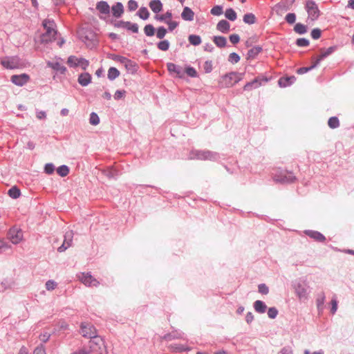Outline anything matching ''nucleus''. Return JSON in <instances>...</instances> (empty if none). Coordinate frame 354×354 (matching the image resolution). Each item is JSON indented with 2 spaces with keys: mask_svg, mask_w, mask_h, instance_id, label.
Instances as JSON below:
<instances>
[{
  "mask_svg": "<svg viewBox=\"0 0 354 354\" xmlns=\"http://www.w3.org/2000/svg\"><path fill=\"white\" fill-rule=\"evenodd\" d=\"M190 160L216 161L220 158L218 153L207 149H192L188 155Z\"/></svg>",
  "mask_w": 354,
  "mask_h": 354,
  "instance_id": "obj_1",
  "label": "nucleus"
},
{
  "mask_svg": "<svg viewBox=\"0 0 354 354\" xmlns=\"http://www.w3.org/2000/svg\"><path fill=\"white\" fill-rule=\"evenodd\" d=\"M272 179L277 183L290 184L294 183L297 178L292 171L277 168L272 173Z\"/></svg>",
  "mask_w": 354,
  "mask_h": 354,
  "instance_id": "obj_2",
  "label": "nucleus"
},
{
  "mask_svg": "<svg viewBox=\"0 0 354 354\" xmlns=\"http://www.w3.org/2000/svg\"><path fill=\"white\" fill-rule=\"evenodd\" d=\"M42 26L46 31L41 35V42L48 44L55 39V37L57 35V31L55 29V21L53 20L46 19L42 21Z\"/></svg>",
  "mask_w": 354,
  "mask_h": 354,
  "instance_id": "obj_3",
  "label": "nucleus"
},
{
  "mask_svg": "<svg viewBox=\"0 0 354 354\" xmlns=\"http://www.w3.org/2000/svg\"><path fill=\"white\" fill-rule=\"evenodd\" d=\"M244 73L238 72H230L221 76L218 84L223 88H230L239 83L242 79Z\"/></svg>",
  "mask_w": 354,
  "mask_h": 354,
  "instance_id": "obj_4",
  "label": "nucleus"
},
{
  "mask_svg": "<svg viewBox=\"0 0 354 354\" xmlns=\"http://www.w3.org/2000/svg\"><path fill=\"white\" fill-rule=\"evenodd\" d=\"M292 286L295 294L299 300L307 299L309 294L307 282L301 278L297 279L292 282Z\"/></svg>",
  "mask_w": 354,
  "mask_h": 354,
  "instance_id": "obj_5",
  "label": "nucleus"
},
{
  "mask_svg": "<svg viewBox=\"0 0 354 354\" xmlns=\"http://www.w3.org/2000/svg\"><path fill=\"white\" fill-rule=\"evenodd\" d=\"M79 38L89 48H93L98 44L96 33L91 29H83L78 32Z\"/></svg>",
  "mask_w": 354,
  "mask_h": 354,
  "instance_id": "obj_6",
  "label": "nucleus"
},
{
  "mask_svg": "<svg viewBox=\"0 0 354 354\" xmlns=\"http://www.w3.org/2000/svg\"><path fill=\"white\" fill-rule=\"evenodd\" d=\"M90 348L91 353L94 354H106V349L103 339L97 335L95 337L90 339L88 344Z\"/></svg>",
  "mask_w": 354,
  "mask_h": 354,
  "instance_id": "obj_7",
  "label": "nucleus"
},
{
  "mask_svg": "<svg viewBox=\"0 0 354 354\" xmlns=\"http://www.w3.org/2000/svg\"><path fill=\"white\" fill-rule=\"evenodd\" d=\"M305 9L308 13V19H310L311 21H316L318 19L321 12L315 1H306L305 4Z\"/></svg>",
  "mask_w": 354,
  "mask_h": 354,
  "instance_id": "obj_8",
  "label": "nucleus"
},
{
  "mask_svg": "<svg viewBox=\"0 0 354 354\" xmlns=\"http://www.w3.org/2000/svg\"><path fill=\"white\" fill-rule=\"evenodd\" d=\"M80 333L83 337L90 339L97 335L95 327L91 322H82Z\"/></svg>",
  "mask_w": 354,
  "mask_h": 354,
  "instance_id": "obj_9",
  "label": "nucleus"
},
{
  "mask_svg": "<svg viewBox=\"0 0 354 354\" xmlns=\"http://www.w3.org/2000/svg\"><path fill=\"white\" fill-rule=\"evenodd\" d=\"M8 238L13 244H18L23 238V232L20 228L12 227L8 232Z\"/></svg>",
  "mask_w": 354,
  "mask_h": 354,
  "instance_id": "obj_10",
  "label": "nucleus"
},
{
  "mask_svg": "<svg viewBox=\"0 0 354 354\" xmlns=\"http://www.w3.org/2000/svg\"><path fill=\"white\" fill-rule=\"evenodd\" d=\"M30 75L27 73L13 75L10 77V82L16 86H23L30 80Z\"/></svg>",
  "mask_w": 354,
  "mask_h": 354,
  "instance_id": "obj_11",
  "label": "nucleus"
},
{
  "mask_svg": "<svg viewBox=\"0 0 354 354\" xmlns=\"http://www.w3.org/2000/svg\"><path fill=\"white\" fill-rule=\"evenodd\" d=\"M1 64L6 69L18 68V58L16 56H6L1 60Z\"/></svg>",
  "mask_w": 354,
  "mask_h": 354,
  "instance_id": "obj_12",
  "label": "nucleus"
},
{
  "mask_svg": "<svg viewBox=\"0 0 354 354\" xmlns=\"http://www.w3.org/2000/svg\"><path fill=\"white\" fill-rule=\"evenodd\" d=\"M167 68L169 74L176 75V77L183 79L184 78V71L182 66L172 62L167 63Z\"/></svg>",
  "mask_w": 354,
  "mask_h": 354,
  "instance_id": "obj_13",
  "label": "nucleus"
},
{
  "mask_svg": "<svg viewBox=\"0 0 354 354\" xmlns=\"http://www.w3.org/2000/svg\"><path fill=\"white\" fill-rule=\"evenodd\" d=\"M162 340L171 341L174 339H185V334L180 330L174 329L171 333L165 334L161 337Z\"/></svg>",
  "mask_w": 354,
  "mask_h": 354,
  "instance_id": "obj_14",
  "label": "nucleus"
},
{
  "mask_svg": "<svg viewBox=\"0 0 354 354\" xmlns=\"http://www.w3.org/2000/svg\"><path fill=\"white\" fill-rule=\"evenodd\" d=\"M63 243L57 248L59 252H64L67 248L71 246L73 243V231H68L64 234Z\"/></svg>",
  "mask_w": 354,
  "mask_h": 354,
  "instance_id": "obj_15",
  "label": "nucleus"
},
{
  "mask_svg": "<svg viewBox=\"0 0 354 354\" xmlns=\"http://www.w3.org/2000/svg\"><path fill=\"white\" fill-rule=\"evenodd\" d=\"M304 233L318 243H324L326 239V236L323 234L316 230H306Z\"/></svg>",
  "mask_w": 354,
  "mask_h": 354,
  "instance_id": "obj_16",
  "label": "nucleus"
},
{
  "mask_svg": "<svg viewBox=\"0 0 354 354\" xmlns=\"http://www.w3.org/2000/svg\"><path fill=\"white\" fill-rule=\"evenodd\" d=\"M102 174L106 176L109 179L116 180L121 174L119 170L113 166H109L106 169L101 170Z\"/></svg>",
  "mask_w": 354,
  "mask_h": 354,
  "instance_id": "obj_17",
  "label": "nucleus"
},
{
  "mask_svg": "<svg viewBox=\"0 0 354 354\" xmlns=\"http://www.w3.org/2000/svg\"><path fill=\"white\" fill-rule=\"evenodd\" d=\"M296 81L295 75L282 76L278 80V85L281 88H286L293 84Z\"/></svg>",
  "mask_w": 354,
  "mask_h": 354,
  "instance_id": "obj_18",
  "label": "nucleus"
},
{
  "mask_svg": "<svg viewBox=\"0 0 354 354\" xmlns=\"http://www.w3.org/2000/svg\"><path fill=\"white\" fill-rule=\"evenodd\" d=\"M295 0H281L274 6V8L278 10L288 11L291 9Z\"/></svg>",
  "mask_w": 354,
  "mask_h": 354,
  "instance_id": "obj_19",
  "label": "nucleus"
},
{
  "mask_svg": "<svg viewBox=\"0 0 354 354\" xmlns=\"http://www.w3.org/2000/svg\"><path fill=\"white\" fill-rule=\"evenodd\" d=\"M92 80V77L87 72L82 73L78 75L77 82L82 86H88Z\"/></svg>",
  "mask_w": 354,
  "mask_h": 354,
  "instance_id": "obj_20",
  "label": "nucleus"
},
{
  "mask_svg": "<svg viewBox=\"0 0 354 354\" xmlns=\"http://www.w3.org/2000/svg\"><path fill=\"white\" fill-rule=\"evenodd\" d=\"M111 12L113 17L120 18L124 13V6L121 2H117L111 7Z\"/></svg>",
  "mask_w": 354,
  "mask_h": 354,
  "instance_id": "obj_21",
  "label": "nucleus"
},
{
  "mask_svg": "<svg viewBox=\"0 0 354 354\" xmlns=\"http://www.w3.org/2000/svg\"><path fill=\"white\" fill-rule=\"evenodd\" d=\"M81 281L86 286H96V283H98L89 272L83 273Z\"/></svg>",
  "mask_w": 354,
  "mask_h": 354,
  "instance_id": "obj_22",
  "label": "nucleus"
},
{
  "mask_svg": "<svg viewBox=\"0 0 354 354\" xmlns=\"http://www.w3.org/2000/svg\"><path fill=\"white\" fill-rule=\"evenodd\" d=\"M47 66L62 75L65 74L66 71V68L64 66L61 65L58 62L48 61L47 62Z\"/></svg>",
  "mask_w": 354,
  "mask_h": 354,
  "instance_id": "obj_23",
  "label": "nucleus"
},
{
  "mask_svg": "<svg viewBox=\"0 0 354 354\" xmlns=\"http://www.w3.org/2000/svg\"><path fill=\"white\" fill-rule=\"evenodd\" d=\"M216 29L219 32L226 34L230 30V24L225 19H222L216 24Z\"/></svg>",
  "mask_w": 354,
  "mask_h": 354,
  "instance_id": "obj_24",
  "label": "nucleus"
},
{
  "mask_svg": "<svg viewBox=\"0 0 354 354\" xmlns=\"http://www.w3.org/2000/svg\"><path fill=\"white\" fill-rule=\"evenodd\" d=\"M96 9L104 15H109L110 13V6L106 1H100L96 4Z\"/></svg>",
  "mask_w": 354,
  "mask_h": 354,
  "instance_id": "obj_25",
  "label": "nucleus"
},
{
  "mask_svg": "<svg viewBox=\"0 0 354 354\" xmlns=\"http://www.w3.org/2000/svg\"><path fill=\"white\" fill-rule=\"evenodd\" d=\"M181 17L185 21H192L194 20V12L190 8L185 6L181 13Z\"/></svg>",
  "mask_w": 354,
  "mask_h": 354,
  "instance_id": "obj_26",
  "label": "nucleus"
},
{
  "mask_svg": "<svg viewBox=\"0 0 354 354\" xmlns=\"http://www.w3.org/2000/svg\"><path fill=\"white\" fill-rule=\"evenodd\" d=\"M151 10L156 14L162 10L163 5L160 0H151L149 3Z\"/></svg>",
  "mask_w": 354,
  "mask_h": 354,
  "instance_id": "obj_27",
  "label": "nucleus"
},
{
  "mask_svg": "<svg viewBox=\"0 0 354 354\" xmlns=\"http://www.w3.org/2000/svg\"><path fill=\"white\" fill-rule=\"evenodd\" d=\"M263 50V48L260 46H257L248 51L246 59H254Z\"/></svg>",
  "mask_w": 354,
  "mask_h": 354,
  "instance_id": "obj_28",
  "label": "nucleus"
},
{
  "mask_svg": "<svg viewBox=\"0 0 354 354\" xmlns=\"http://www.w3.org/2000/svg\"><path fill=\"white\" fill-rule=\"evenodd\" d=\"M254 310L258 313H264L266 311L267 306L266 303L261 300H257L253 304Z\"/></svg>",
  "mask_w": 354,
  "mask_h": 354,
  "instance_id": "obj_29",
  "label": "nucleus"
},
{
  "mask_svg": "<svg viewBox=\"0 0 354 354\" xmlns=\"http://www.w3.org/2000/svg\"><path fill=\"white\" fill-rule=\"evenodd\" d=\"M212 41L218 48H222L227 46V39L223 36H214Z\"/></svg>",
  "mask_w": 354,
  "mask_h": 354,
  "instance_id": "obj_30",
  "label": "nucleus"
},
{
  "mask_svg": "<svg viewBox=\"0 0 354 354\" xmlns=\"http://www.w3.org/2000/svg\"><path fill=\"white\" fill-rule=\"evenodd\" d=\"M124 66L127 71L133 75L136 74L139 68L138 65L135 62L131 59L127 61V63L125 64Z\"/></svg>",
  "mask_w": 354,
  "mask_h": 354,
  "instance_id": "obj_31",
  "label": "nucleus"
},
{
  "mask_svg": "<svg viewBox=\"0 0 354 354\" xmlns=\"http://www.w3.org/2000/svg\"><path fill=\"white\" fill-rule=\"evenodd\" d=\"M325 299L326 297L324 292H322L320 295H319L317 298L316 299V305L319 313H322V311L324 310Z\"/></svg>",
  "mask_w": 354,
  "mask_h": 354,
  "instance_id": "obj_32",
  "label": "nucleus"
},
{
  "mask_svg": "<svg viewBox=\"0 0 354 354\" xmlns=\"http://www.w3.org/2000/svg\"><path fill=\"white\" fill-rule=\"evenodd\" d=\"M243 21L245 24L252 25L257 22V17L253 13L248 12L243 15Z\"/></svg>",
  "mask_w": 354,
  "mask_h": 354,
  "instance_id": "obj_33",
  "label": "nucleus"
},
{
  "mask_svg": "<svg viewBox=\"0 0 354 354\" xmlns=\"http://www.w3.org/2000/svg\"><path fill=\"white\" fill-rule=\"evenodd\" d=\"M120 71L115 67H110L108 70L107 77L110 81H113L115 80L117 77L120 76Z\"/></svg>",
  "mask_w": 354,
  "mask_h": 354,
  "instance_id": "obj_34",
  "label": "nucleus"
},
{
  "mask_svg": "<svg viewBox=\"0 0 354 354\" xmlns=\"http://www.w3.org/2000/svg\"><path fill=\"white\" fill-rule=\"evenodd\" d=\"M21 190L17 186H13L8 191V195L12 199H17L21 196Z\"/></svg>",
  "mask_w": 354,
  "mask_h": 354,
  "instance_id": "obj_35",
  "label": "nucleus"
},
{
  "mask_svg": "<svg viewBox=\"0 0 354 354\" xmlns=\"http://www.w3.org/2000/svg\"><path fill=\"white\" fill-rule=\"evenodd\" d=\"M259 86H261V83L259 84L258 82V80H257L255 77L253 80L247 82L244 85L243 90L244 91H251L253 88H257Z\"/></svg>",
  "mask_w": 354,
  "mask_h": 354,
  "instance_id": "obj_36",
  "label": "nucleus"
},
{
  "mask_svg": "<svg viewBox=\"0 0 354 354\" xmlns=\"http://www.w3.org/2000/svg\"><path fill=\"white\" fill-rule=\"evenodd\" d=\"M294 31L299 35H304L308 31V27L301 23H297L294 26Z\"/></svg>",
  "mask_w": 354,
  "mask_h": 354,
  "instance_id": "obj_37",
  "label": "nucleus"
},
{
  "mask_svg": "<svg viewBox=\"0 0 354 354\" xmlns=\"http://www.w3.org/2000/svg\"><path fill=\"white\" fill-rule=\"evenodd\" d=\"M224 14L225 18L230 21H234L237 19V14L232 8L226 9Z\"/></svg>",
  "mask_w": 354,
  "mask_h": 354,
  "instance_id": "obj_38",
  "label": "nucleus"
},
{
  "mask_svg": "<svg viewBox=\"0 0 354 354\" xmlns=\"http://www.w3.org/2000/svg\"><path fill=\"white\" fill-rule=\"evenodd\" d=\"M57 173L61 177H66L70 172V168L66 165H62L57 168Z\"/></svg>",
  "mask_w": 354,
  "mask_h": 354,
  "instance_id": "obj_39",
  "label": "nucleus"
},
{
  "mask_svg": "<svg viewBox=\"0 0 354 354\" xmlns=\"http://www.w3.org/2000/svg\"><path fill=\"white\" fill-rule=\"evenodd\" d=\"M188 41L190 44L196 46L201 44V37L198 35H189L188 37Z\"/></svg>",
  "mask_w": 354,
  "mask_h": 354,
  "instance_id": "obj_40",
  "label": "nucleus"
},
{
  "mask_svg": "<svg viewBox=\"0 0 354 354\" xmlns=\"http://www.w3.org/2000/svg\"><path fill=\"white\" fill-rule=\"evenodd\" d=\"M142 20H147L149 17V12L146 7H141L136 14Z\"/></svg>",
  "mask_w": 354,
  "mask_h": 354,
  "instance_id": "obj_41",
  "label": "nucleus"
},
{
  "mask_svg": "<svg viewBox=\"0 0 354 354\" xmlns=\"http://www.w3.org/2000/svg\"><path fill=\"white\" fill-rule=\"evenodd\" d=\"M184 74L186 73L190 77H197L198 76L196 70L192 66H186L183 70Z\"/></svg>",
  "mask_w": 354,
  "mask_h": 354,
  "instance_id": "obj_42",
  "label": "nucleus"
},
{
  "mask_svg": "<svg viewBox=\"0 0 354 354\" xmlns=\"http://www.w3.org/2000/svg\"><path fill=\"white\" fill-rule=\"evenodd\" d=\"M171 348L175 352L182 353V352H188L191 350V348L183 344H174L171 345Z\"/></svg>",
  "mask_w": 354,
  "mask_h": 354,
  "instance_id": "obj_43",
  "label": "nucleus"
},
{
  "mask_svg": "<svg viewBox=\"0 0 354 354\" xmlns=\"http://www.w3.org/2000/svg\"><path fill=\"white\" fill-rule=\"evenodd\" d=\"M124 28L131 31L133 33H138L139 27L136 23H131L130 21H126Z\"/></svg>",
  "mask_w": 354,
  "mask_h": 354,
  "instance_id": "obj_44",
  "label": "nucleus"
},
{
  "mask_svg": "<svg viewBox=\"0 0 354 354\" xmlns=\"http://www.w3.org/2000/svg\"><path fill=\"white\" fill-rule=\"evenodd\" d=\"M168 30L167 29L161 26L156 28V35L158 39H162L165 35H167Z\"/></svg>",
  "mask_w": 354,
  "mask_h": 354,
  "instance_id": "obj_45",
  "label": "nucleus"
},
{
  "mask_svg": "<svg viewBox=\"0 0 354 354\" xmlns=\"http://www.w3.org/2000/svg\"><path fill=\"white\" fill-rule=\"evenodd\" d=\"M157 48L162 51H167L169 50L170 43L167 39H164L158 41L157 44Z\"/></svg>",
  "mask_w": 354,
  "mask_h": 354,
  "instance_id": "obj_46",
  "label": "nucleus"
},
{
  "mask_svg": "<svg viewBox=\"0 0 354 354\" xmlns=\"http://www.w3.org/2000/svg\"><path fill=\"white\" fill-rule=\"evenodd\" d=\"M328 125L330 129H336L339 126V120L337 117L332 116L328 120Z\"/></svg>",
  "mask_w": 354,
  "mask_h": 354,
  "instance_id": "obj_47",
  "label": "nucleus"
},
{
  "mask_svg": "<svg viewBox=\"0 0 354 354\" xmlns=\"http://www.w3.org/2000/svg\"><path fill=\"white\" fill-rule=\"evenodd\" d=\"M156 28L152 24H147L144 27V32L147 37H152L156 33Z\"/></svg>",
  "mask_w": 354,
  "mask_h": 354,
  "instance_id": "obj_48",
  "label": "nucleus"
},
{
  "mask_svg": "<svg viewBox=\"0 0 354 354\" xmlns=\"http://www.w3.org/2000/svg\"><path fill=\"white\" fill-rule=\"evenodd\" d=\"M100 122L98 115L95 112H92L90 114L89 123L91 125L96 126L99 124Z\"/></svg>",
  "mask_w": 354,
  "mask_h": 354,
  "instance_id": "obj_49",
  "label": "nucleus"
},
{
  "mask_svg": "<svg viewBox=\"0 0 354 354\" xmlns=\"http://www.w3.org/2000/svg\"><path fill=\"white\" fill-rule=\"evenodd\" d=\"M210 13L214 16H220L223 13V7L221 5L214 6L211 9Z\"/></svg>",
  "mask_w": 354,
  "mask_h": 354,
  "instance_id": "obj_50",
  "label": "nucleus"
},
{
  "mask_svg": "<svg viewBox=\"0 0 354 354\" xmlns=\"http://www.w3.org/2000/svg\"><path fill=\"white\" fill-rule=\"evenodd\" d=\"M79 60V57H77L75 55H71L68 57L67 64L71 68H76L77 67V61Z\"/></svg>",
  "mask_w": 354,
  "mask_h": 354,
  "instance_id": "obj_51",
  "label": "nucleus"
},
{
  "mask_svg": "<svg viewBox=\"0 0 354 354\" xmlns=\"http://www.w3.org/2000/svg\"><path fill=\"white\" fill-rule=\"evenodd\" d=\"M90 348L88 347L87 344L79 348L76 351H73L71 354H91Z\"/></svg>",
  "mask_w": 354,
  "mask_h": 354,
  "instance_id": "obj_52",
  "label": "nucleus"
},
{
  "mask_svg": "<svg viewBox=\"0 0 354 354\" xmlns=\"http://www.w3.org/2000/svg\"><path fill=\"white\" fill-rule=\"evenodd\" d=\"M295 44L298 47H308L310 45V41L306 38L301 37L296 39Z\"/></svg>",
  "mask_w": 354,
  "mask_h": 354,
  "instance_id": "obj_53",
  "label": "nucleus"
},
{
  "mask_svg": "<svg viewBox=\"0 0 354 354\" xmlns=\"http://www.w3.org/2000/svg\"><path fill=\"white\" fill-rule=\"evenodd\" d=\"M88 65V60L83 57H79V60L77 61V67H80L82 70L86 71Z\"/></svg>",
  "mask_w": 354,
  "mask_h": 354,
  "instance_id": "obj_54",
  "label": "nucleus"
},
{
  "mask_svg": "<svg viewBox=\"0 0 354 354\" xmlns=\"http://www.w3.org/2000/svg\"><path fill=\"white\" fill-rule=\"evenodd\" d=\"M241 59V57L236 53H231L228 57V62L232 64L238 63Z\"/></svg>",
  "mask_w": 354,
  "mask_h": 354,
  "instance_id": "obj_55",
  "label": "nucleus"
},
{
  "mask_svg": "<svg viewBox=\"0 0 354 354\" xmlns=\"http://www.w3.org/2000/svg\"><path fill=\"white\" fill-rule=\"evenodd\" d=\"M297 16L294 12H289L285 17L286 21L289 24H293L295 23Z\"/></svg>",
  "mask_w": 354,
  "mask_h": 354,
  "instance_id": "obj_56",
  "label": "nucleus"
},
{
  "mask_svg": "<svg viewBox=\"0 0 354 354\" xmlns=\"http://www.w3.org/2000/svg\"><path fill=\"white\" fill-rule=\"evenodd\" d=\"M279 311L275 307H270L268 309V316L269 318L274 319L278 315Z\"/></svg>",
  "mask_w": 354,
  "mask_h": 354,
  "instance_id": "obj_57",
  "label": "nucleus"
},
{
  "mask_svg": "<svg viewBox=\"0 0 354 354\" xmlns=\"http://www.w3.org/2000/svg\"><path fill=\"white\" fill-rule=\"evenodd\" d=\"M310 36L313 39L315 40L319 39L322 36V30L319 28H313L311 30Z\"/></svg>",
  "mask_w": 354,
  "mask_h": 354,
  "instance_id": "obj_58",
  "label": "nucleus"
},
{
  "mask_svg": "<svg viewBox=\"0 0 354 354\" xmlns=\"http://www.w3.org/2000/svg\"><path fill=\"white\" fill-rule=\"evenodd\" d=\"M256 79L258 80V82L260 84L261 86L264 85L266 83L268 82L272 77H267L264 75H259L256 77Z\"/></svg>",
  "mask_w": 354,
  "mask_h": 354,
  "instance_id": "obj_59",
  "label": "nucleus"
},
{
  "mask_svg": "<svg viewBox=\"0 0 354 354\" xmlns=\"http://www.w3.org/2000/svg\"><path fill=\"white\" fill-rule=\"evenodd\" d=\"M55 167L53 163H46L44 166V172L48 175L53 174Z\"/></svg>",
  "mask_w": 354,
  "mask_h": 354,
  "instance_id": "obj_60",
  "label": "nucleus"
},
{
  "mask_svg": "<svg viewBox=\"0 0 354 354\" xmlns=\"http://www.w3.org/2000/svg\"><path fill=\"white\" fill-rule=\"evenodd\" d=\"M331 308H330V313L334 315L336 313L338 308V301L335 297H334L330 301Z\"/></svg>",
  "mask_w": 354,
  "mask_h": 354,
  "instance_id": "obj_61",
  "label": "nucleus"
},
{
  "mask_svg": "<svg viewBox=\"0 0 354 354\" xmlns=\"http://www.w3.org/2000/svg\"><path fill=\"white\" fill-rule=\"evenodd\" d=\"M112 59L115 61L119 62L121 64H124V65L127 63V61L129 60V59L127 58L126 57L118 55H113Z\"/></svg>",
  "mask_w": 354,
  "mask_h": 354,
  "instance_id": "obj_62",
  "label": "nucleus"
},
{
  "mask_svg": "<svg viewBox=\"0 0 354 354\" xmlns=\"http://www.w3.org/2000/svg\"><path fill=\"white\" fill-rule=\"evenodd\" d=\"M57 286V283L53 280H48L46 282L45 286L47 290H53Z\"/></svg>",
  "mask_w": 354,
  "mask_h": 354,
  "instance_id": "obj_63",
  "label": "nucleus"
},
{
  "mask_svg": "<svg viewBox=\"0 0 354 354\" xmlns=\"http://www.w3.org/2000/svg\"><path fill=\"white\" fill-rule=\"evenodd\" d=\"M33 354H46L45 346L43 344L38 345L33 351Z\"/></svg>",
  "mask_w": 354,
  "mask_h": 354,
  "instance_id": "obj_64",
  "label": "nucleus"
}]
</instances>
